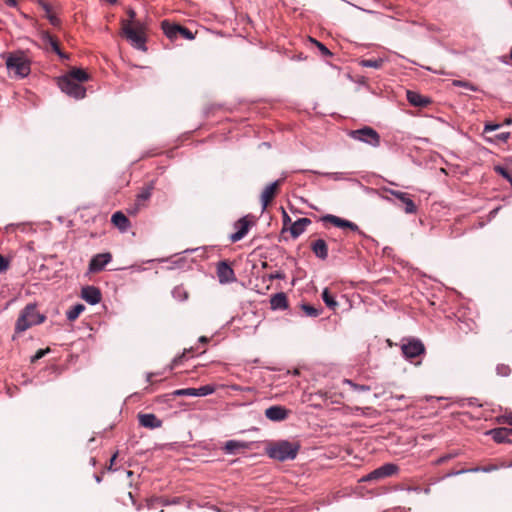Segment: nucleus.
Segmentation results:
<instances>
[{"instance_id": "obj_51", "label": "nucleus", "mask_w": 512, "mask_h": 512, "mask_svg": "<svg viewBox=\"0 0 512 512\" xmlns=\"http://www.w3.org/2000/svg\"><path fill=\"white\" fill-rule=\"evenodd\" d=\"M5 3L10 7L17 6V0H5Z\"/></svg>"}, {"instance_id": "obj_17", "label": "nucleus", "mask_w": 512, "mask_h": 512, "mask_svg": "<svg viewBox=\"0 0 512 512\" xmlns=\"http://www.w3.org/2000/svg\"><path fill=\"white\" fill-rule=\"evenodd\" d=\"M493 440L497 443H512V429L511 428H496L489 431Z\"/></svg>"}, {"instance_id": "obj_38", "label": "nucleus", "mask_w": 512, "mask_h": 512, "mask_svg": "<svg viewBox=\"0 0 512 512\" xmlns=\"http://www.w3.org/2000/svg\"><path fill=\"white\" fill-rule=\"evenodd\" d=\"M453 84L455 86L464 87V88L469 89L471 91H477V88L473 84H471L470 82H467V81L455 80L453 82Z\"/></svg>"}, {"instance_id": "obj_49", "label": "nucleus", "mask_w": 512, "mask_h": 512, "mask_svg": "<svg viewBox=\"0 0 512 512\" xmlns=\"http://www.w3.org/2000/svg\"><path fill=\"white\" fill-rule=\"evenodd\" d=\"M186 352H187V351L185 350V352H184L182 355H180V356L176 357V358L174 359V363H175V364L181 363V362H182V360L184 359L185 355H186Z\"/></svg>"}, {"instance_id": "obj_30", "label": "nucleus", "mask_w": 512, "mask_h": 512, "mask_svg": "<svg viewBox=\"0 0 512 512\" xmlns=\"http://www.w3.org/2000/svg\"><path fill=\"white\" fill-rule=\"evenodd\" d=\"M172 295L179 301H185L189 298V293L186 291L183 285L176 286L172 291Z\"/></svg>"}, {"instance_id": "obj_22", "label": "nucleus", "mask_w": 512, "mask_h": 512, "mask_svg": "<svg viewBox=\"0 0 512 512\" xmlns=\"http://www.w3.org/2000/svg\"><path fill=\"white\" fill-rule=\"evenodd\" d=\"M272 310H285L288 308V299L284 292L274 294L270 299Z\"/></svg>"}, {"instance_id": "obj_15", "label": "nucleus", "mask_w": 512, "mask_h": 512, "mask_svg": "<svg viewBox=\"0 0 512 512\" xmlns=\"http://www.w3.org/2000/svg\"><path fill=\"white\" fill-rule=\"evenodd\" d=\"M290 410L280 405H274L265 410V416L271 421H283L288 418Z\"/></svg>"}, {"instance_id": "obj_41", "label": "nucleus", "mask_w": 512, "mask_h": 512, "mask_svg": "<svg viewBox=\"0 0 512 512\" xmlns=\"http://www.w3.org/2000/svg\"><path fill=\"white\" fill-rule=\"evenodd\" d=\"M50 351L49 348L47 349H39L34 356H32L31 358V362L34 363L36 362L37 360L41 359L42 357H44L46 355V353H48Z\"/></svg>"}, {"instance_id": "obj_55", "label": "nucleus", "mask_w": 512, "mask_h": 512, "mask_svg": "<svg viewBox=\"0 0 512 512\" xmlns=\"http://www.w3.org/2000/svg\"><path fill=\"white\" fill-rule=\"evenodd\" d=\"M57 54H58V55H59V57H60V58H62V59H68V58H69V55H68V54H66V53H64V52H62L61 50H60V53H57Z\"/></svg>"}, {"instance_id": "obj_58", "label": "nucleus", "mask_w": 512, "mask_h": 512, "mask_svg": "<svg viewBox=\"0 0 512 512\" xmlns=\"http://www.w3.org/2000/svg\"><path fill=\"white\" fill-rule=\"evenodd\" d=\"M132 474H133V472H132V471H128V472H127V475H128V476H131Z\"/></svg>"}, {"instance_id": "obj_33", "label": "nucleus", "mask_w": 512, "mask_h": 512, "mask_svg": "<svg viewBox=\"0 0 512 512\" xmlns=\"http://www.w3.org/2000/svg\"><path fill=\"white\" fill-rule=\"evenodd\" d=\"M511 372H512V369H511L510 365H508V364L499 363L496 366V373L498 376L508 377L511 374Z\"/></svg>"}, {"instance_id": "obj_52", "label": "nucleus", "mask_w": 512, "mask_h": 512, "mask_svg": "<svg viewBox=\"0 0 512 512\" xmlns=\"http://www.w3.org/2000/svg\"><path fill=\"white\" fill-rule=\"evenodd\" d=\"M157 500H158V499H150V500H148V501H147V507H148L149 509L154 508V502H155V501H157Z\"/></svg>"}, {"instance_id": "obj_42", "label": "nucleus", "mask_w": 512, "mask_h": 512, "mask_svg": "<svg viewBox=\"0 0 512 512\" xmlns=\"http://www.w3.org/2000/svg\"><path fill=\"white\" fill-rule=\"evenodd\" d=\"M9 265H10L9 260L0 254V273L7 271L9 268Z\"/></svg>"}, {"instance_id": "obj_16", "label": "nucleus", "mask_w": 512, "mask_h": 512, "mask_svg": "<svg viewBox=\"0 0 512 512\" xmlns=\"http://www.w3.org/2000/svg\"><path fill=\"white\" fill-rule=\"evenodd\" d=\"M111 259L112 255L110 253L97 254L91 259L89 263V270L91 272H99L111 261Z\"/></svg>"}, {"instance_id": "obj_19", "label": "nucleus", "mask_w": 512, "mask_h": 512, "mask_svg": "<svg viewBox=\"0 0 512 512\" xmlns=\"http://www.w3.org/2000/svg\"><path fill=\"white\" fill-rule=\"evenodd\" d=\"M139 423L141 426L149 429L160 428L162 426V421L156 417V415L152 413L148 414H139L138 415Z\"/></svg>"}, {"instance_id": "obj_31", "label": "nucleus", "mask_w": 512, "mask_h": 512, "mask_svg": "<svg viewBox=\"0 0 512 512\" xmlns=\"http://www.w3.org/2000/svg\"><path fill=\"white\" fill-rule=\"evenodd\" d=\"M302 311L305 313L308 317H317L321 314L322 309L321 308H315L312 305L309 304H303L301 305Z\"/></svg>"}, {"instance_id": "obj_26", "label": "nucleus", "mask_w": 512, "mask_h": 512, "mask_svg": "<svg viewBox=\"0 0 512 512\" xmlns=\"http://www.w3.org/2000/svg\"><path fill=\"white\" fill-rule=\"evenodd\" d=\"M407 100L413 106L426 107L430 100L417 92L407 91Z\"/></svg>"}, {"instance_id": "obj_46", "label": "nucleus", "mask_w": 512, "mask_h": 512, "mask_svg": "<svg viewBox=\"0 0 512 512\" xmlns=\"http://www.w3.org/2000/svg\"><path fill=\"white\" fill-rule=\"evenodd\" d=\"M499 127H500L499 124H487V125H485L484 132L488 133V132H491V131H495Z\"/></svg>"}, {"instance_id": "obj_7", "label": "nucleus", "mask_w": 512, "mask_h": 512, "mask_svg": "<svg viewBox=\"0 0 512 512\" xmlns=\"http://www.w3.org/2000/svg\"><path fill=\"white\" fill-rule=\"evenodd\" d=\"M161 29L164 34L170 39L175 40L178 36H181L187 40H193L195 38V34L192 33L186 27L170 22L169 20H163L161 22Z\"/></svg>"}, {"instance_id": "obj_3", "label": "nucleus", "mask_w": 512, "mask_h": 512, "mask_svg": "<svg viewBox=\"0 0 512 512\" xmlns=\"http://www.w3.org/2000/svg\"><path fill=\"white\" fill-rule=\"evenodd\" d=\"M121 27L126 39L138 50L146 51V26L142 22L131 24L121 22Z\"/></svg>"}, {"instance_id": "obj_43", "label": "nucleus", "mask_w": 512, "mask_h": 512, "mask_svg": "<svg viewBox=\"0 0 512 512\" xmlns=\"http://www.w3.org/2000/svg\"><path fill=\"white\" fill-rule=\"evenodd\" d=\"M347 383L349 385L352 386V388L357 391V392H363V391H368L370 388L368 386H365V385H358V384H354L352 383L350 380H347Z\"/></svg>"}, {"instance_id": "obj_25", "label": "nucleus", "mask_w": 512, "mask_h": 512, "mask_svg": "<svg viewBox=\"0 0 512 512\" xmlns=\"http://www.w3.org/2000/svg\"><path fill=\"white\" fill-rule=\"evenodd\" d=\"M311 224V220L309 218H300L295 221L290 227L291 236L295 239L299 237L307 228L308 225Z\"/></svg>"}, {"instance_id": "obj_28", "label": "nucleus", "mask_w": 512, "mask_h": 512, "mask_svg": "<svg viewBox=\"0 0 512 512\" xmlns=\"http://www.w3.org/2000/svg\"><path fill=\"white\" fill-rule=\"evenodd\" d=\"M84 310L85 306L83 304H76L66 312L67 319L75 321Z\"/></svg>"}, {"instance_id": "obj_12", "label": "nucleus", "mask_w": 512, "mask_h": 512, "mask_svg": "<svg viewBox=\"0 0 512 512\" xmlns=\"http://www.w3.org/2000/svg\"><path fill=\"white\" fill-rule=\"evenodd\" d=\"M282 182L283 179H279L265 187L261 194V203L263 209H266L278 194Z\"/></svg>"}, {"instance_id": "obj_4", "label": "nucleus", "mask_w": 512, "mask_h": 512, "mask_svg": "<svg viewBox=\"0 0 512 512\" xmlns=\"http://www.w3.org/2000/svg\"><path fill=\"white\" fill-rule=\"evenodd\" d=\"M44 321L45 316L37 311L36 306L34 304H28L21 311L16 321L15 331L16 333L24 332L33 325L43 323Z\"/></svg>"}, {"instance_id": "obj_53", "label": "nucleus", "mask_w": 512, "mask_h": 512, "mask_svg": "<svg viewBox=\"0 0 512 512\" xmlns=\"http://www.w3.org/2000/svg\"><path fill=\"white\" fill-rule=\"evenodd\" d=\"M199 342H200V343H203V344H206V343H208V342H209V338H208V337H206V336H201V337L199 338Z\"/></svg>"}, {"instance_id": "obj_44", "label": "nucleus", "mask_w": 512, "mask_h": 512, "mask_svg": "<svg viewBox=\"0 0 512 512\" xmlns=\"http://www.w3.org/2000/svg\"><path fill=\"white\" fill-rule=\"evenodd\" d=\"M501 423H507L512 426V413L505 414L498 419Z\"/></svg>"}, {"instance_id": "obj_35", "label": "nucleus", "mask_w": 512, "mask_h": 512, "mask_svg": "<svg viewBox=\"0 0 512 512\" xmlns=\"http://www.w3.org/2000/svg\"><path fill=\"white\" fill-rule=\"evenodd\" d=\"M310 40L312 43H314L316 45V47L319 49V51L323 57H329L332 55L330 50L324 44H322L321 42H319L315 39H312V38Z\"/></svg>"}, {"instance_id": "obj_36", "label": "nucleus", "mask_w": 512, "mask_h": 512, "mask_svg": "<svg viewBox=\"0 0 512 512\" xmlns=\"http://www.w3.org/2000/svg\"><path fill=\"white\" fill-rule=\"evenodd\" d=\"M215 391L214 386L212 385H205L197 388L198 396H206L210 395Z\"/></svg>"}, {"instance_id": "obj_9", "label": "nucleus", "mask_w": 512, "mask_h": 512, "mask_svg": "<svg viewBox=\"0 0 512 512\" xmlns=\"http://www.w3.org/2000/svg\"><path fill=\"white\" fill-rule=\"evenodd\" d=\"M320 221H322L323 223H330V224H332L338 228H341V229H349L353 232L360 231L358 225L355 224L354 222H351L349 220L340 218V217L332 215V214H327V215L322 216L320 218Z\"/></svg>"}, {"instance_id": "obj_5", "label": "nucleus", "mask_w": 512, "mask_h": 512, "mask_svg": "<svg viewBox=\"0 0 512 512\" xmlns=\"http://www.w3.org/2000/svg\"><path fill=\"white\" fill-rule=\"evenodd\" d=\"M6 67L20 78L28 76L31 71L30 60L22 51L9 53L6 59Z\"/></svg>"}, {"instance_id": "obj_34", "label": "nucleus", "mask_w": 512, "mask_h": 512, "mask_svg": "<svg viewBox=\"0 0 512 512\" xmlns=\"http://www.w3.org/2000/svg\"><path fill=\"white\" fill-rule=\"evenodd\" d=\"M173 396H198L197 388L178 389L172 393Z\"/></svg>"}, {"instance_id": "obj_39", "label": "nucleus", "mask_w": 512, "mask_h": 512, "mask_svg": "<svg viewBox=\"0 0 512 512\" xmlns=\"http://www.w3.org/2000/svg\"><path fill=\"white\" fill-rule=\"evenodd\" d=\"M42 6H43L44 10L47 12L48 18H49L51 24L57 25L59 23V19L56 16L50 14L49 5L44 2V3H42Z\"/></svg>"}, {"instance_id": "obj_47", "label": "nucleus", "mask_w": 512, "mask_h": 512, "mask_svg": "<svg viewBox=\"0 0 512 512\" xmlns=\"http://www.w3.org/2000/svg\"><path fill=\"white\" fill-rule=\"evenodd\" d=\"M269 280L282 279L283 275L280 272L272 273L268 276Z\"/></svg>"}, {"instance_id": "obj_1", "label": "nucleus", "mask_w": 512, "mask_h": 512, "mask_svg": "<svg viewBox=\"0 0 512 512\" xmlns=\"http://www.w3.org/2000/svg\"><path fill=\"white\" fill-rule=\"evenodd\" d=\"M89 79L90 76L86 71L73 68L66 75L58 78V86L67 95L75 99H82L86 95V89L82 86V83Z\"/></svg>"}, {"instance_id": "obj_40", "label": "nucleus", "mask_w": 512, "mask_h": 512, "mask_svg": "<svg viewBox=\"0 0 512 512\" xmlns=\"http://www.w3.org/2000/svg\"><path fill=\"white\" fill-rule=\"evenodd\" d=\"M127 15H128V19L126 20H122L121 22H130L131 24H135L137 22H140L139 20H136V12L132 9V8H129L127 9Z\"/></svg>"}, {"instance_id": "obj_56", "label": "nucleus", "mask_w": 512, "mask_h": 512, "mask_svg": "<svg viewBox=\"0 0 512 512\" xmlns=\"http://www.w3.org/2000/svg\"><path fill=\"white\" fill-rule=\"evenodd\" d=\"M511 122H512V120H511V119H507V120L505 121V123H506V124H511Z\"/></svg>"}, {"instance_id": "obj_32", "label": "nucleus", "mask_w": 512, "mask_h": 512, "mask_svg": "<svg viewBox=\"0 0 512 512\" xmlns=\"http://www.w3.org/2000/svg\"><path fill=\"white\" fill-rule=\"evenodd\" d=\"M384 61L382 59H364L361 61V65L363 67H370L374 69H379L383 66Z\"/></svg>"}, {"instance_id": "obj_18", "label": "nucleus", "mask_w": 512, "mask_h": 512, "mask_svg": "<svg viewBox=\"0 0 512 512\" xmlns=\"http://www.w3.org/2000/svg\"><path fill=\"white\" fill-rule=\"evenodd\" d=\"M82 298L89 304H97L101 301V292L95 286H86L81 291Z\"/></svg>"}, {"instance_id": "obj_10", "label": "nucleus", "mask_w": 512, "mask_h": 512, "mask_svg": "<svg viewBox=\"0 0 512 512\" xmlns=\"http://www.w3.org/2000/svg\"><path fill=\"white\" fill-rule=\"evenodd\" d=\"M399 468L397 465L393 463H386L379 468L373 470L366 476V480H378L386 477H390L395 475L398 472Z\"/></svg>"}, {"instance_id": "obj_54", "label": "nucleus", "mask_w": 512, "mask_h": 512, "mask_svg": "<svg viewBox=\"0 0 512 512\" xmlns=\"http://www.w3.org/2000/svg\"><path fill=\"white\" fill-rule=\"evenodd\" d=\"M283 214H284L283 215L284 216V225H286L288 222L291 221V219L285 211L283 212Z\"/></svg>"}, {"instance_id": "obj_23", "label": "nucleus", "mask_w": 512, "mask_h": 512, "mask_svg": "<svg viewBox=\"0 0 512 512\" xmlns=\"http://www.w3.org/2000/svg\"><path fill=\"white\" fill-rule=\"evenodd\" d=\"M249 448V443L238 440H229L225 443L224 450L228 454L243 452Z\"/></svg>"}, {"instance_id": "obj_21", "label": "nucleus", "mask_w": 512, "mask_h": 512, "mask_svg": "<svg viewBox=\"0 0 512 512\" xmlns=\"http://www.w3.org/2000/svg\"><path fill=\"white\" fill-rule=\"evenodd\" d=\"M111 222L122 232L127 231L131 226L129 219L121 211H117L112 215Z\"/></svg>"}, {"instance_id": "obj_37", "label": "nucleus", "mask_w": 512, "mask_h": 512, "mask_svg": "<svg viewBox=\"0 0 512 512\" xmlns=\"http://www.w3.org/2000/svg\"><path fill=\"white\" fill-rule=\"evenodd\" d=\"M495 172L507 179L508 181L511 180L512 176L507 168L502 166H495L494 168Z\"/></svg>"}, {"instance_id": "obj_27", "label": "nucleus", "mask_w": 512, "mask_h": 512, "mask_svg": "<svg viewBox=\"0 0 512 512\" xmlns=\"http://www.w3.org/2000/svg\"><path fill=\"white\" fill-rule=\"evenodd\" d=\"M42 39L45 49H50L55 53H60V43L56 37L52 36L49 33H46L43 35Z\"/></svg>"}, {"instance_id": "obj_13", "label": "nucleus", "mask_w": 512, "mask_h": 512, "mask_svg": "<svg viewBox=\"0 0 512 512\" xmlns=\"http://www.w3.org/2000/svg\"><path fill=\"white\" fill-rule=\"evenodd\" d=\"M389 192L400 201L401 207L406 213L414 214L417 212V206L408 193L397 190H389Z\"/></svg>"}, {"instance_id": "obj_14", "label": "nucleus", "mask_w": 512, "mask_h": 512, "mask_svg": "<svg viewBox=\"0 0 512 512\" xmlns=\"http://www.w3.org/2000/svg\"><path fill=\"white\" fill-rule=\"evenodd\" d=\"M217 276L219 282L222 284L232 283L236 281L234 270L226 261H221L218 263Z\"/></svg>"}, {"instance_id": "obj_60", "label": "nucleus", "mask_w": 512, "mask_h": 512, "mask_svg": "<svg viewBox=\"0 0 512 512\" xmlns=\"http://www.w3.org/2000/svg\"><path fill=\"white\" fill-rule=\"evenodd\" d=\"M398 399H402L403 398V395H400V396H396Z\"/></svg>"}, {"instance_id": "obj_2", "label": "nucleus", "mask_w": 512, "mask_h": 512, "mask_svg": "<svg viewBox=\"0 0 512 512\" xmlns=\"http://www.w3.org/2000/svg\"><path fill=\"white\" fill-rule=\"evenodd\" d=\"M300 449V444L298 442H289L286 440L277 441L272 443L268 449L267 453L269 457L276 459L278 461H286L293 460L296 458Z\"/></svg>"}, {"instance_id": "obj_6", "label": "nucleus", "mask_w": 512, "mask_h": 512, "mask_svg": "<svg viewBox=\"0 0 512 512\" xmlns=\"http://www.w3.org/2000/svg\"><path fill=\"white\" fill-rule=\"evenodd\" d=\"M401 351L407 360L418 366L421 364V361L414 362L413 360L424 355L426 348L421 340L417 338H407L402 340Z\"/></svg>"}, {"instance_id": "obj_59", "label": "nucleus", "mask_w": 512, "mask_h": 512, "mask_svg": "<svg viewBox=\"0 0 512 512\" xmlns=\"http://www.w3.org/2000/svg\"><path fill=\"white\" fill-rule=\"evenodd\" d=\"M493 468H485L484 471H490L492 470Z\"/></svg>"}, {"instance_id": "obj_50", "label": "nucleus", "mask_w": 512, "mask_h": 512, "mask_svg": "<svg viewBox=\"0 0 512 512\" xmlns=\"http://www.w3.org/2000/svg\"><path fill=\"white\" fill-rule=\"evenodd\" d=\"M117 456H118V453L116 452V453H114V454H113V456L111 457V459H110V465H109V468H108L109 470H112V466H113L114 461L116 460Z\"/></svg>"}, {"instance_id": "obj_48", "label": "nucleus", "mask_w": 512, "mask_h": 512, "mask_svg": "<svg viewBox=\"0 0 512 512\" xmlns=\"http://www.w3.org/2000/svg\"><path fill=\"white\" fill-rule=\"evenodd\" d=\"M496 138L502 141H506L509 138V133L504 132L496 135Z\"/></svg>"}, {"instance_id": "obj_20", "label": "nucleus", "mask_w": 512, "mask_h": 512, "mask_svg": "<svg viewBox=\"0 0 512 512\" xmlns=\"http://www.w3.org/2000/svg\"><path fill=\"white\" fill-rule=\"evenodd\" d=\"M310 248L321 260H325L328 257V246L324 239H316L312 241Z\"/></svg>"}, {"instance_id": "obj_29", "label": "nucleus", "mask_w": 512, "mask_h": 512, "mask_svg": "<svg viewBox=\"0 0 512 512\" xmlns=\"http://www.w3.org/2000/svg\"><path fill=\"white\" fill-rule=\"evenodd\" d=\"M322 299L328 308L332 310H335L337 308L338 303L327 288L324 289V291L322 292Z\"/></svg>"}, {"instance_id": "obj_8", "label": "nucleus", "mask_w": 512, "mask_h": 512, "mask_svg": "<svg viewBox=\"0 0 512 512\" xmlns=\"http://www.w3.org/2000/svg\"><path fill=\"white\" fill-rule=\"evenodd\" d=\"M349 136L355 140L362 141L374 147L380 145V135L376 130L369 126H365L357 130H352L350 131Z\"/></svg>"}, {"instance_id": "obj_24", "label": "nucleus", "mask_w": 512, "mask_h": 512, "mask_svg": "<svg viewBox=\"0 0 512 512\" xmlns=\"http://www.w3.org/2000/svg\"><path fill=\"white\" fill-rule=\"evenodd\" d=\"M154 190V182L151 181L147 185L141 188L137 194L135 201L138 206H146V202L150 199L152 191Z\"/></svg>"}, {"instance_id": "obj_11", "label": "nucleus", "mask_w": 512, "mask_h": 512, "mask_svg": "<svg viewBox=\"0 0 512 512\" xmlns=\"http://www.w3.org/2000/svg\"><path fill=\"white\" fill-rule=\"evenodd\" d=\"M252 225L253 222L249 220L248 216L242 217L236 221L234 224L236 232L230 236L231 242L235 243L244 238Z\"/></svg>"}, {"instance_id": "obj_45", "label": "nucleus", "mask_w": 512, "mask_h": 512, "mask_svg": "<svg viewBox=\"0 0 512 512\" xmlns=\"http://www.w3.org/2000/svg\"><path fill=\"white\" fill-rule=\"evenodd\" d=\"M143 207L144 206H138L137 202L135 201L133 207L129 208L127 211L131 215H136L140 211V209H142Z\"/></svg>"}, {"instance_id": "obj_57", "label": "nucleus", "mask_w": 512, "mask_h": 512, "mask_svg": "<svg viewBox=\"0 0 512 512\" xmlns=\"http://www.w3.org/2000/svg\"><path fill=\"white\" fill-rule=\"evenodd\" d=\"M136 509H137V510H140V509H141V504H138V505L136 506Z\"/></svg>"}]
</instances>
